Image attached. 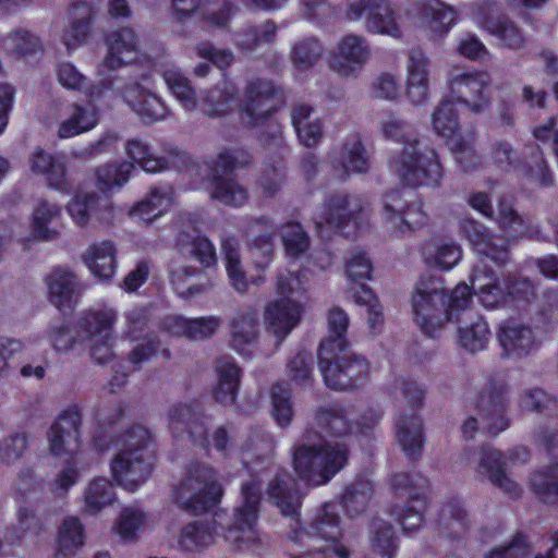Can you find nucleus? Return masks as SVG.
I'll return each mask as SVG.
<instances>
[{
    "label": "nucleus",
    "mask_w": 558,
    "mask_h": 558,
    "mask_svg": "<svg viewBox=\"0 0 558 558\" xmlns=\"http://www.w3.org/2000/svg\"><path fill=\"white\" fill-rule=\"evenodd\" d=\"M28 162L31 171L35 174L44 175L49 187L61 192L69 191L70 184L63 156L53 155L37 147L31 154Z\"/></svg>",
    "instance_id": "22"
},
{
    "label": "nucleus",
    "mask_w": 558,
    "mask_h": 558,
    "mask_svg": "<svg viewBox=\"0 0 558 558\" xmlns=\"http://www.w3.org/2000/svg\"><path fill=\"white\" fill-rule=\"evenodd\" d=\"M461 230L469 242L497 265H505L509 260V253L505 246H497L493 235L481 222L465 218L461 221Z\"/></svg>",
    "instance_id": "29"
},
{
    "label": "nucleus",
    "mask_w": 558,
    "mask_h": 558,
    "mask_svg": "<svg viewBox=\"0 0 558 558\" xmlns=\"http://www.w3.org/2000/svg\"><path fill=\"white\" fill-rule=\"evenodd\" d=\"M460 344L471 353L483 351L490 339L487 323L477 317L476 320L459 329Z\"/></svg>",
    "instance_id": "53"
},
{
    "label": "nucleus",
    "mask_w": 558,
    "mask_h": 558,
    "mask_svg": "<svg viewBox=\"0 0 558 558\" xmlns=\"http://www.w3.org/2000/svg\"><path fill=\"white\" fill-rule=\"evenodd\" d=\"M138 36L131 27H122L108 35L106 46L107 54L102 65L108 70H116L129 64L133 58L131 54L138 50Z\"/></svg>",
    "instance_id": "25"
},
{
    "label": "nucleus",
    "mask_w": 558,
    "mask_h": 558,
    "mask_svg": "<svg viewBox=\"0 0 558 558\" xmlns=\"http://www.w3.org/2000/svg\"><path fill=\"white\" fill-rule=\"evenodd\" d=\"M492 159L498 168L505 171H519L523 161L521 151H517L507 141L496 142L492 146Z\"/></svg>",
    "instance_id": "62"
},
{
    "label": "nucleus",
    "mask_w": 558,
    "mask_h": 558,
    "mask_svg": "<svg viewBox=\"0 0 558 558\" xmlns=\"http://www.w3.org/2000/svg\"><path fill=\"white\" fill-rule=\"evenodd\" d=\"M327 335L320 341L318 350H323L324 354H329L332 348L338 350L349 347L347 340V331L349 327V316L339 306L331 307L327 313Z\"/></svg>",
    "instance_id": "40"
},
{
    "label": "nucleus",
    "mask_w": 558,
    "mask_h": 558,
    "mask_svg": "<svg viewBox=\"0 0 558 558\" xmlns=\"http://www.w3.org/2000/svg\"><path fill=\"white\" fill-rule=\"evenodd\" d=\"M374 550L383 558H392L397 549L393 526L381 519H374L371 524Z\"/></svg>",
    "instance_id": "57"
},
{
    "label": "nucleus",
    "mask_w": 558,
    "mask_h": 558,
    "mask_svg": "<svg viewBox=\"0 0 558 558\" xmlns=\"http://www.w3.org/2000/svg\"><path fill=\"white\" fill-rule=\"evenodd\" d=\"M497 339L507 356L522 357L536 347L531 327L515 322L504 323L497 332Z\"/></svg>",
    "instance_id": "28"
},
{
    "label": "nucleus",
    "mask_w": 558,
    "mask_h": 558,
    "mask_svg": "<svg viewBox=\"0 0 558 558\" xmlns=\"http://www.w3.org/2000/svg\"><path fill=\"white\" fill-rule=\"evenodd\" d=\"M222 496V487L215 471L202 463L191 464L173 490L174 502L195 514L216 506Z\"/></svg>",
    "instance_id": "6"
},
{
    "label": "nucleus",
    "mask_w": 558,
    "mask_h": 558,
    "mask_svg": "<svg viewBox=\"0 0 558 558\" xmlns=\"http://www.w3.org/2000/svg\"><path fill=\"white\" fill-rule=\"evenodd\" d=\"M242 504L235 508L223 537L235 550L259 547L262 539L256 529L262 500V483L250 480L241 485Z\"/></svg>",
    "instance_id": "7"
},
{
    "label": "nucleus",
    "mask_w": 558,
    "mask_h": 558,
    "mask_svg": "<svg viewBox=\"0 0 558 558\" xmlns=\"http://www.w3.org/2000/svg\"><path fill=\"white\" fill-rule=\"evenodd\" d=\"M433 31L446 33L456 23L457 11L440 0H427L422 9Z\"/></svg>",
    "instance_id": "47"
},
{
    "label": "nucleus",
    "mask_w": 558,
    "mask_h": 558,
    "mask_svg": "<svg viewBox=\"0 0 558 558\" xmlns=\"http://www.w3.org/2000/svg\"><path fill=\"white\" fill-rule=\"evenodd\" d=\"M198 410V407L194 404H172L167 412L168 426L171 433L178 438L183 437L189 425L196 417Z\"/></svg>",
    "instance_id": "60"
},
{
    "label": "nucleus",
    "mask_w": 558,
    "mask_h": 558,
    "mask_svg": "<svg viewBox=\"0 0 558 558\" xmlns=\"http://www.w3.org/2000/svg\"><path fill=\"white\" fill-rule=\"evenodd\" d=\"M178 246L183 255L195 259L203 267L209 268L217 263L216 248L205 235L197 234L191 236L186 233H181L178 239Z\"/></svg>",
    "instance_id": "42"
},
{
    "label": "nucleus",
    "mask_w": 558,
    "mask_h": 558,
    "mask_svg": "<svg viewBox=\"0 0 558 558\" xmlns=\"http://www.w3.org/2000/svg\"><path fill=\"white\" fill-rule=\"evenodd\" d=\"M310 535L329 542L327 550L338 558H350L349 549L339 543L341 536L340 517L336 506L325 504L319 508L310 524Z\"/></svg>",
    "instance_id": "19"
},
{
    "label": "nucleus",
    "mask_w": 558,
    "mask_h": 558,
    "mask_svg": "<svg viewBox=\"0 0 558 558\" xmlns=\"http://www.w3.org/2000/svg\"><path fill=\"white\" fill-rule=\"evenodd\" d=\"M122 441V448L111 461V472L120 486L134 492L147 481L154 468L150 433L145 427L134 426Z\"/></svg>",
    "instance_id": "3"
},
{
    "label": "nucleus",
    "mask_w": 558,
    "mask_h": 558,
    "mask_svg": "<svg viewBox=\"0 0 558 558\" xmlns=\"http://www.w3.org/2000/svg\"><path fill=\"white\" fill-rule=\"evenodd\" d=\"M523 158L519 169L529 183L538 189H551L556 185L555 173L539 145L529 143L521 149Z\"/></svg>",
    "instance_id": "23"
},
{
    "label": "nucleus",
    "mask_w": 558,
    "mask_h": 558,
    "mask_svg": "<svg viewBox=\"0 0 558 558\" xmlns=\"http://www.w3.org/2000/svg\"><path fill=\"white\" fill-rule=\"evenodd\" d=\"M323 50V45L316 37H306L293 45L290 58L294 65L308 69L318 61Z\"/></svg>",
    "instance_id": "58"
},
{
    "label": "nucleus",
    "mask_w": 558,
    "mask_h": 558,
    "mask_svg": "<svg viewBox=\"0 0 558 558\" xmlns=\"http://www.w3.org/2000/svg\"><path fill=\"white\" fill-rule=\"evenodd\" d=\"M344 17L355 22L365 19V29L372 34L401 38L402 31L396 10L388 0H349Z\"/></svg>",
    "instance_id": "10"
},
{
    "label": "nucleus",
    "mask_w": 558,
    "mask_h": 558,
    "mask_svg": "<svg viewBox=\"0 0 558 558\" xmlns=\"http://www.w3.org/2000/svg\"><path fill=\"white\" fill-rule=\"evenodd\" d=\"M531 487L543 502L558 504V463L536 472L531 477Z\"/></svg>",
    "instance_id": "50"
},
{
    "label": "nucleus",
    "mask_w": 558,
    "mask_h": 558,
    "mask_svg": "<svg viewBox=\"0 0 558 558\" xmlns=\"http://www.w3.org/2000/svg\"><path fill=\"white\" fill-rule=\"evenodd\" d=\"M93 9L86 2L73 4L70 10L69 26L64 29L62 41L68 49L84 44L92 29Z\"/></svg>",
    "instance_id": "34"
},
{
    "label": "nucleus",
    "mask_w": 558,
    "mask_h": 558,
    "mask_svg": "<svg viewBox=\"0 0 558 558\" xmlns=\"http://www.w3.org/2000/svg\"><path fill=\"white\" fill-rule=\"evenodd\" d=\"M372 47L367 38L359 34H345L336 45L330 68L341 76L359 73L371 60Z\"/></svg>",
    "instance_id": "14"
},
{
    "label": "nucleus",
    "mask_w": 558,
    "mask_h": 558,
    "mask_svg": "<svg viewBox=\"0 0 558 558\" xmlns=\"http://www.w3.org/2000/svg\"><path fill=\"white\" fill-rule=\"evenodd\" d=\"M220 318L216 316L198 318H174L175 332L192 340H205L211 337L220 325Z\"/></svg>",
    "instance_id": "46"
},
{
    "label": "nucleus",
    "mask_w": 558,
    "mask_h": 558,
    "mask_svg": "<svg viewBox=\"0 0 558 558\" xmlns=\"http://www.w3.org/2000/svg\"><path fill=\"white\" fill-rule=\"evenodd\" d=\"M98 123V112L90 102L72 104L68 117L60 123L58 136L70 138L94 129Z\"/></svg>",
    "instance_id": "31"
},
{
    "label": "nucleus",
    "mask_w": 558,
    "mask_h": 558,
    "mask_svg": "<svg viewBox=\"0 0 558 558\" xmlns=\"http://www.w3.org/2000/svg\"><path fill=\"white\" fill-rule=\"evenodd\" d=\"M266 493L269 501L279 508L284 517L299 520L302 498L295 481L290 475L277 474L268 483Z\"/></svg>",
    "instance_id": "24"
},
{
    "label": "nucleus",
    "mask_w": 558,
    "mask_h": 558,
    "mask_svg": "<svg viewBox=\"0 0 558 558\" xmlns=\"http://www.w3.org/2000/svg\"><path fill=\"white\" fill-rule=\"evenodd\" d=\"M498 225L510 238H537L541 233L536 226L530 225L512 208V206L500 203L498 209Z\"/></svg>",
    "instance_id": "43"
},
{
    "label": "nucleus",
    "mask_w": 558,
    "mask_h": 558,
    "mask_svg": "<svg viewBox=\"0 0 558 558\" xmlns=\"http://www.w3.org/2000/svg\"><path fill=\"white\" fill-rule=\"evenodd\" d=\"M471 298L469 286L461 283L447 299L446 288L440 278L422 276L415 283L411 298L414 322L424 333L433 337L446 322L468 308Z\"/></svg>",
    "instance_id": "2"
},
{
    "label": "nucleus",
    "mask_w": 558,
    "mask_h": 558,
    "mask_svg": "<svg viewBox=\"0 0 558 558\" xmlns=\"http://www.w3.org/2000/svg\"><path fill=\"white\" fill-rule=\"evenodd\" d=\"M318 365L327 387L335 390H348L362 385L368 375V363L364 356L351 351L332 348L329 354L317 352Z\"/></svg>",
    "instance_id": "8"
},
{
    "label": "nucleus",
    "mask_w": 558,
    "mask_h": 558,
    "mask_svg": "<svg viewBox=\"0 0 558 558\" xmlns=\"http://www.w3.org/2000/svg\"><path fill=\"white\" fill-rule=\"evenodd\" d=\"M168 203V196L159 189H153L149 194L133 207V214L144 221H151L159 217L162 207Z\"/></svg>",
    "instance_id": "64"
},
{
    "label": "nucleus",
    "mask_w": 558,
    "mask_h": 558,
    "mask_svg": "<svg viewBox=\"0 0 558 558\" xmlns=\"http://www.w3.org/2000/svg\"><path fill=\"white\" fill-rule=\"evenodd\" d=\"M56 554L64 558L74 557L85 544V527L77 517H65L60 523Z\"/></svg>",
    "instance_id": "36"
},
{
    "label": "nucleus",
    "mask_w": 558,
    "mask_h": 558,
    "mask_svg": "<svg viewBox=\"0 0 558 558\" xmlns=\"http://www.w3.org/2000/svg\"><path fill=\"white\" fill-rule=\"evenodd\" d=\"M29 434L19 430L10 434L0 442V458L7 463L19 461L28 447Z\"/></svg>",
    "instance_id": "63"
},
{
    "label": "nucleus",
    "mask_w": 558,
    "mask_h": 558,
    "mask_svg": "<svg viewBox=\"0 0 558 558\" xmlns=\"http://www.w3.org/2000/svg\"><path fill=\"white\" fill-rule=\"evenodd\" d=\"M313 366L312 353L300 351L287 363L286 373L295 386L306 388L314 383Z\"/></svg>",
    "instance_id": "54"
},
{
    "label": "nucleus",
    "mask_w": 558,
    "mask_h": 558,
    "mask_svg": "<svg viewBox=\"0 0 558 558\" xmlns=\"http://www.w3.org/2000/svg\"><path fill=\"white\" fill-rule=\"evenodd\" d=\"M45 281L51 304L64 314L72 313L85 290L78 276L69 268L56 267L47 275Z\"/></svg>",
    "instance_id": "17"
},
{
    "label": "nucleus",
    "mask_w": 558,
    "mask_h": 558,
    "mask_svg": "<svg viewBox=\"0 0 558 558\" xmlns=\"http://www.w3.org/2000/svg\"><path fill=\"white\" fill-rule=\"evenodd\" d=\"M215 520H198L185 525L179 536V545L185 551H197L214 543Z\"/></svg>",
    "instance_id": "41"
},
{
    "label": "nucleus",
    "mask_w": 558,
    "mask_h": 558,
    "mask_svg": "<svg viewBox=\"0 0 558 558\" xmlns=\"http://www.w3.org/2000/svg\"><path fill=\"white\" fill-rule=\"evenodd\" d=\"M61 214V208L57 204L40 199L33 213V231L34 234L45 241L57 238L58 231L49 229L48 225L57 219Z\"/></svg>",
    "instance_id": "49"
},
{
    "label": "nucleus",
    "mask_w": 558,
    "mask_h": 558,
    "mask_svg": "<svg viewBox=\"0 0 558 558\" xmlns=\"http://www.w3.org/2000/svg\"><path fill=\"white\" fill-rule=\"evenodd\" d=\"M391 487L399 496L405 497L404 506H393L390 513L401 524L403 531H415L422 525L426 507L428 481L420 474L396 473L391 477Z\"/></svg>",
    "instance_id": "9"
},
{
    "label": "nucleus",
    "mask_w": 558,
    "mask_h": 558,
    "mask_svg": "<svg viewBox=\"0 0 558 558\" xmlns=\"http://www.w3.org/2000/svg\"><path fill=\"white\" fill-rule=\"evenodd\" d=\"M134 169V163L122 161L118 165H106L96 170L97 187L102 191H110L113 187H121L125 184Z\"/></svg>",
    "instance_id": "52"
},
{
    "label": "nucleus",
    "mask_w": 558,
    "mask_h": 558,
    "mask_svg": "<svg viewBox=\"0 0 558 558\" xmlns=\"http://www.w3.org/2000/svg\"><path fill=\"white\" fill-rule=\"evenodd\" d=\"M507 386L501 379H489L477 401V413L488 433L497 435L509 426L506 416Z\"/></svg>",
    "instance_id": "15"
},
{
    "label": "nucleus",
    "mask_w": 558,
    "mask_h": 558,
    "mask_svg": "<svg viewBox=\"0 0 558 558\" xmlns=\"http://www.w3.org/2000/svg\"><path fill=\"white\" fill-rule=\"evenodd\" d=\"M448 82L452 101L462 104L474 113L487 108L489 97L485 89L489 85V80L486 73L456 69Z\"/></svg>",
    "instance_id": "12"
},
{
    "label": "nucleus",
    "mask_w": 558,
    "mask_h": 558,
    "mask_svg": "<svg viewBox=\"0 0 558 558\" xmlns=\"http://www.w3.org/2000/svg\"><path fill=\"white\" fill-rule=\"evenodd\" d=\"M271 416L281 428H287L293 421L291 389L286 381H278L271 388Z\"/></svg>",
    "instance_id": "45"
},
{
    "label": "nucleus",
    "mask_w": 558,
    "mask_h": 558,
    "mask_svg": "<svg viewBox=\"0 0 558 558\" xmlns=\"http://www.w3.org/2000/svg\"><path fill=\"white\" fill-rule=\"evenodd\" d=\"M113 500V487L106 478H95L92 481L84 494L85 508L90 513L100 511L104 507L112 504Z\"/></svg>",
    "instance_id": "56"
},
{
    "label": "nucleus",
    "mask_w": 558,
    "mask_h": 558,
    "mask_svg": "<svg viewBox=\"0 0 558 558\" xmlns=\"http://www.w3.org/2000/svg\"><path fill=\"white\" fill-rule=\"evenodd\" d=\"M281 241L287 255L290 257H299L310 247V236L301 223L289 221L281 226Z\"/></svg>",
    "instance_id": "55"
},
{
    "label": "nucleus",
    "mask_w": 558,
    "mask_h": 558,
    "mask_svg": "<svg viewBox=\"0 0 558 558\" xmlns=\"http://www.w3.org/2000/svg\"><path fill=\"white\" fill-rule=\"evenodd\" d=\"M397 441L402 451L413 460L422 454L424 446L423 422L414 412H401L395 422Z\"/></svg>",
    "instance_id": "27"
},
{
    "label": "nucleus",
    "mask_w": 558,
    "mask_h": 558,
    "mask_svg": "<svg viewBox=\"0 0 558 558\" xmlns=\"http://www.w3.org/2000/svg\"><path fill=\"white\" fill-rule=\"evenodd\" d=\"M126 155L146 172H157L170 167L166 157H155L148 145L140 140H130L125 146Z\"/></svg>",
    "instance_id": "48"
},
{
    "label": "nucleus",
    "mask_w": 558,
    "mask_h": 558,
    "mask_svg": "<svg viewBox=\"0 0 558 558\" xmlns=\"http://www.w3.org/2000/svg\"><path fill=\"white\" fill-rule=\"evenodd\" d=\"M390 170L400 181L412 187H438L444 169L434 149H423L417 140L407 141L399 153L389 159Z\"/></svg>",
    "instance_id": "5"
},
{
    "label": "nucleus",
    "mask_w": 558,
    "mask_h": 558,
    "mask_svg": "<svg viewBox=\"0 0 558 558\" xmlns=\"http://www.w3.org/2000/svg\"><path fill=\"white\" fill-rule=\"evenodd\" d=\"M277 31L278 26L271 20L259 25H247L235 33L234 45L241 53L251 54L263 44H274Z\"/></svg>",
    "instance_id": "33"
},
{
    "label": "nucleus",
    "mask_w": 558,
    "mask_h": 558,
    "mask_svg": "<svg viewBox=\"0 0 558 558\" xmlns=\"http://www.w3.org/2000/svg\"><path fill=\"white\" fill-rule=\"evenodd\" d=\"M68 211L81 227L86 226L92 216L107 220L112 211V204L107 196L95 193L76 195L68 205Z\"/></svg>",
    "instance_id": "30"
},
{
    "label": "nucleus",
    "mask_w": 558,
    "mask_h": 558,
    "mask_svg": "<svg viewBox=\"0 0 558 558\" xmlns=\"http://www.w3.org/2000/svg\"><path fill=\"white\" fill-rule=\"evenodd\" d=\"M374 495V483L366 477H356L344 487L341 504L350 517L363 514Z\"/></svg>",
    "instance_id": "38"
},
{
    "label": "nucleus",
    "mask_w": 558,
    "mask_h": 558,
    "mask_svg": "<svg viewBox=\"0 0 558 558\" xmlns=\"http://www.w3.org/2000/svg\"><path fill=\"white\" fill-rule=\"evenodd\" d=\"M82 415L75 408L64 410L50 426L48 444L56 457L77 454L80 449Z\"/></svg>",
    "instance_id": "16"
},
{
    "label": "nucleus",
    "mask_w": 558,
    "mask_h": 558,
    "mask_svg": "<svg viewBox=\"0 0 558 558\" xmlns=\"http://www.w3.org/2000/svg\"><path fill=\"white\" fill-rule=\"evenodd\" d=\"M116 256L114 244L106 240L89 245L83 255V260L96 277L109 280L116 270Z\"/></svg>",
    "instance_id": "32"
},
{
    "label": "nucleus",
    "mask_w": 558,
    "mask_h": 558,
    "mask_svg": "<svg viewBox=\"0 0 558 558\" xmlns=\"http://www.w3.org/2000/svg\"><path fill=\"white\" fill-rule=\"evenodd\" d=\"M350 433L351 423L342 407L318 408L313 423L290 450L298 477L313 486L327 484L345 466L350 454L344 442L327 437L342 438Z\"/></svg>",
    "instance_id": "1"
},
{
    "label": "nucleus",
    "mask_w": 558,
    "mask_h": 558,
    "mask_svg": "<svg viewBox=\"0 0 558 558\" xmlns=\"http://www.w3.org/2000/svg\"><path fill=\"white\" fill-rule=\"evenodd\" d=\"M486 28L490 34L497 36L506 47L512 50H520L525 46V37L519 27L508 19H499L495 22H487Z\"/></svg>",
    "instance_id": "59"
},
{
    "label": "nucleus",
    "mask_w": 558,
    "mask_h": 558,
    "mask_svg": "<svg viewBox=\"0 0 558 558\" xmlns=\"http://www.w3.org/2000/svg\"><path fill=\"white\" fill-rule=\"evenodd\" d=\"M365 204V199L361 195L345 192L333 193L325 203V223L332 229H341L359 218Z\"/></svg>",
    "instance_id": "20"
},
{
    "label": "nucleus",
    "mask_w": 558,
    "mask_h": 558,
    "mask_svg": "<svg viewBox=\"0 0 558 558\" xmlns=\"http://www.w3.org/2000/svg\"><path fill=\"white\" fill-rule=\"evenodd\" d=\"M107 87L114 90L144 124L150 125L170 116L163 100L138 82L129 81L116 86V81H109Z\"/></svg>",
    "instance_id": "11"
},
{
    "label": "nucleus",
    "mask_w": 558,
    "mask_h": 558,
    "mask_svg": "<svg viewBox=\"0 0 558 558\" xmlns=\"http://www.w3.org/2000/svg\"><path fill=\"white\" fill-rule=\"evenodd\" d=\"M251 154L243 148H225L206 165L210 184V197L226 206L240 207L248 199L246 187L240 184L231 173L252 165Z\"/></svg>",
    "instance_id": "4"
},
{
    "label": "nucleus",
    "mask_w": 558,
    "mask_h": 558,
    "mask_svg": "<svg viewBox=\"0 0 558 558\" xmlns=\"http://www.w3.org/2000/svg\"><path fill=\"white\" fill-rule=\"evenodd\" d=\"M163 78L184 109L192 111L197 107L196 90L191 82L180 71L169 70L163 73Z\"/></svg>",
    "instance_id": "51"
},
{
    "label": "nucleus",
    "mask_w": 558,
    "mask_h": 558,
    "mask_svg": "<svg viewBox=\"0 0 558 558\" xmlns=\"http://www.w3.org/2000/svg\"><path fill=\"white\" fill-rule=\"evenodd\" d=\"M116 313L112 310L86 313L77 323V333L84 341H92L111 336Z\"/></svg>",
    "instance_id": "39"
},
{
    "label": "nucleus",
    "mask_w": 558,
    "mask_h": 558,
    "mask_svg": "<svg viewBox=\"0 0 558 558\" xmlns=\"http://www.w3.org/2000/svg\"><path fill=\"white\" fill-rule=\"evenodd\" d=\"M439 533L450 539H460L470 529L468 511L459 500H450L440 510L438 521Z\"/></svg>",
    "instance_id": "35"
},
{
    "label": "nucleus",
    "mask_w": 558,
    "mask_h": 558,
    "mask_svg": "<svg viewBox=\"0 0 558 558\" xmlns=\"http://www.w3.org/2000/svg\"><path fill=\"white\" fill-rule=\"evenodd\" d=\"M238 99V89L231 82L222 80L206 90L203 111L209 117H219L231 110Z\"/></svg>",
    "instance_id": "37"
},
{
    "label": "nucleus",
    "mask_w": 558,
    "mask_h": 558,
    "mask_svg": "<svg viewBox=\"0 0 558 558\" xmlns=\"http://www.w3.org/2000/svg\"><path fill=\"white\" fill-rule=\"evenodd\" d=\"M231 347L239 353H247L260 333L258 311L246 307L239 311L230 322Z\"/></svg>",
    "instance_id": "26"
},
{
    "label": "nucleus",
    "mask_w": 558,
    "mask_h": 558,
    "mask_svg": "<svg viewBox=\"0 0 558 558\" xmlns=\"http://www.w3.org/2000/svg\"><path fill=\"white\" fill-rule=\"evenodd\" d=\"M459 120L452 100H444L433 113V126L435 131L445 137L453 135L458 130Z\"/></svg>",
    "instance_id": "61"
},
{
    "label": "nucleus",
    "mask_w": 558,
    "mask_h": 558,
    "mask_svg": "<svg viewBox=\"0 0 558 558\" xmlns=\"http://www.w3.org/2000/svg\"><path fill=\"white\" fill-rule=\"evenodd\" d=\"M221 252L226 259V268L232 287L240 294H244L247 291L248 283L242 268L238 241L233 238L222 239Z\"/></svg>",
    "instance_id": "44"
},
{
    "label": "nucleus",
    "mask_w": 558,
    "mask_h": 558,
    "mask_svg": "<svg viewBox=\"0 0 558 558\" xmlns=\"http://www.w3.org/2000/svg\"><path fill=\"white\" fill-rule=\"evenodd\" d=\"M282 102L281 89L271 82L257 78L245 88L244 113L246 123L255 126L267 121Z\"/></svg>",
    "instance_id": "13"
},
{
    "label": "nucleus",
    "mask_w": 558,
    "mask_h": 558,
    "mask_svg": "<svg viewBox=\"0 0 558 558\" xmlns=\"http://www.w3.org/2000/svg\"><path fill=\"white\" fill-rule=\"evenodd\" d=\"M301 313L302 307L294 299H279L265 307V324L267 329L282 341L300 323Z\"/></svg>",
    "instance_id": "21"
},
{
    "label": "nucleus",
    "mask_w": 558,
    "mask_h": 558,
    "mask_svg": "<svg viewBox=\"0 0 558 558\" xmlns=\"http://www.w3.org/2000/svg\"><path fill=\"white\" fill-rule=\"evenodd\" d=\"M476 474L488 480L494 486L511 498H519L522 494L521 486L506 473L505 457L497 449L490 447H482L480 449Z\"/></svg>",
    "instance_id": "18"
}]
</instances>
